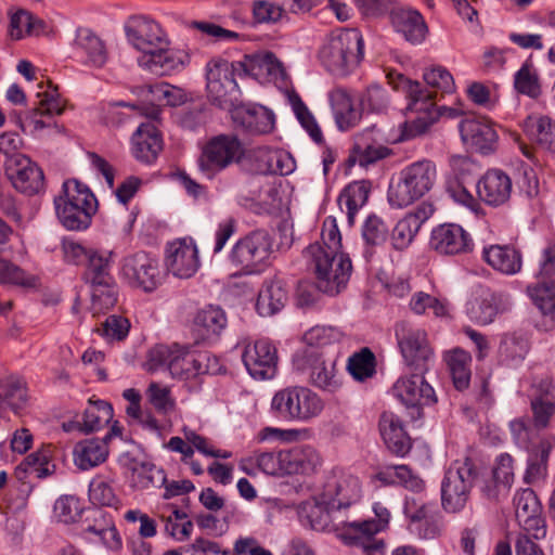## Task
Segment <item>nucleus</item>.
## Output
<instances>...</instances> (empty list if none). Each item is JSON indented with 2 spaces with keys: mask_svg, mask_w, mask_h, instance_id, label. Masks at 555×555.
<instances>
[{
  "mask_svg": "<svg viewBox=\"0 0 555 555\" xmlns=\"http://www.w3.org/2000/svg\"><path fill=\"white\" fill-rule=\"evenodd\" d=\"M429 245L440 255H460L469 253L474 243L461 225L443 223L433 229Z\"/></svg>",
  "mask_w": 555,
  "mask_h": 555,
  "instance_id": "a878e982",
  "label": "nucleus"
},
{
  "mask_svg": "<svg viewBox=\"0 0 555 555\" xmlns=\"http://www.w3.org/2000/svg\"><path fill=\"white\" fill-rule=\"evenodd\" d=\"M528 137L542 149L555 152V124L544 116H528L524 121Z\"/></svg>",
  "mask_w": 555,
  "mask_h": 555,
  "instance_id": "c03bdc74",
  "label": "nucleus"
},
{
  "mask_svg": "<svg viewBox=\"0 0 555 555\" xmlns=\"http://www.w3.org/2000/svg\"><path fill=\"white\" fill-rule=\"evenodd\" d=\"M379 431L387 448L396 455H405L412 444L401 420L392 412H384L379 418Z\"/></svg>",
  "mask_w": 555,
  "mask_h": 555,
  "instance_id": "c9c22d12",
  "label": "nucleus"
},
{
  "mask_svg": "<svg viewBox=\"0 0 555 555\" xmlns=\"http://www.w3.org/2000/svg\"><path fill=\"white\" fill-rule=\"evenodd\" d=\"M113 417V408L105 401L91 402L83 412L81 430L90 433L100 429Z\"/></svg>",
  "mask_w": 555,
  "mask_h": 555,
  "instance_id": "13d9d810",
  "label": "nucleus"
},
{
  "mask_svg": "<svg viewBox=\"0 0 555 555\" xmlns=\"http://www.w3.org/2000/svg\"><path fill=\"white\" fill-rule=\"evenodd\" d=\"M129 328L128 319L113 314L106 318L96 332L108 340H122L127 337Z\"/></svg>",
  "mask_w": 555,
  "mask_h": 555,
  "instance_id": "774afa93",
  "label": "nucleus"
},
{
  "mask_svg": "<svg viewBox=\"0 0 555 555\" xmlns=\"http://www.w3.org/2000/svg\"><path fill=\"white\" fill-rule=\"evenodd\" d=\"M122 276L135 287L151 292L160 283V270L156 258L140 251L122 261Z\"/></svg>",
  "mask_w": 555,
  "mask_h": 555,
  "instance_id": "412c9836",
  "label": "nucleus"
},
{
  "mask_svg": "<svg viewBox=\"0 0 555 555\" xmlns=\"http://www.w3.org/2000/svg\"><path fill=\"white\" fill-rule=\"evenodd\" d=\"M37 282L36 276L26 274L18 266L0 258V284L33 288L37 286Z\"/></svg>",
  "mask_w": 555,
  "mask_h": 555,
  "instance_id": "052dcab7",
  "label": "nucleus"
},
{
  "mask_svg": "<svg viewBox=\"0 0 555 555\" xmlns=\"http://www.w3.org/2000/svg\"><path fill=\"white\" fill-rule=\"evenodd\" d=\"M56 216L60 222L70 231L86 230L96 210H87V207L63 203L54 199Z\"/></svg>",
  "mask_w": 555,
  "mask_h": 555,
  "instance_id": "37998d69",
  "label": "nucleus"
},
{
  "mask_svg": "<svg viewBox=\"0 0 555 555\" xmlns=\"http://www.w3.org/2000/svg\"><path fill=\"white\" fill-rule=\"evenodd\" d=\"M393 396L410 409L413 418L422 416V406L437 401L434 388L425 380L423 373L399 378L392 386Z\"/></svg>",
  "mask_w": 555,
  "mask_h": 555,
  "instance_id": "a211bd4d",
  "label": "nucleus"
},
{
  "mask_svg": "<svg viewBox=\"0 0 555 555\" xmlns=\"http://www.w3.org/2000/svg\"><path fill=\"white\" fill-rule=\"evenodd\" d=\"M370 185L366 181H354L349 183L338 196V206L341 211L347 215L350 225L354 222V217L360 208H362L369 197Z\"/></svg>",
  "mask_w": 555,
  "mask_h": 555,
  "instance_id": "ea45409f",
  "label": "nucleus"
},
{
  "mask_svg": "<svg viewBox=\"0 0 555 555\" xmlns=\"http://www.w3.org/2000/svg\"><path fill=\"white\" fill-rule=\"evenodd\" d=\"M271 409L285 421L309 422L325 409L323 398L306 386H292L279 390L272 398Z\"/></svg>",
  "mask_w": 555,
  "mask_h": 555,
  "instance_id": "1a4fd4ad",
  "label": "nucleus"
},
{
  "mask_svg": "<svg viewBox=\"0 0 555 555\" xmlns=\"http://www.w3.org/2000/svg\"><path fill=\"white\" fill-rule=\"evenodd\" d=\"M515 88L519 93L526 94L530 98H538L541 93V88L535 70L528 64L521 66V68L515 75Z\"/></svg>",
  "mask_w": 555,
  "mask_h": 555,
  "instance_id": "338daca9",
  "label": "nucleus"
},
{
  "mask_svg": "<svg viewBox=\"0 0 555 555\" xmlns=\"http://www.w3.org/2000/svg\"><path fill=\"white\" fill-rule=\"evenodd\" d=\"M446 362L450 370L453 384L457 390H464L469 386L470 382V354L460 348L448 351L444 356Z\"/></svg>",
  "mask_w": 555,
  "mask_h": 555,
  "instance_id": "49530a36",
  "label": "nucleus"
},
{
  "mask_svg": "<svg viewBox=\"0 0 555 555\" xmlns=\"http://www.w3.org/2000/svg\"><path fill=\"white\" fill-rule=\"evenodd\" d=\"M287 292L280 281L267 283L258 295L256 309L262 317L279 312L287 301Z\"/></svg>",
  "mask_w": 555,
  "mask_h": 555,
  "instance_id": "79ce46f5",
  "label": "nucleus"
},
{
  "mask_svg": "<svg viewBox=\"0 0 555 555\" xmlns=\"http://www.w3.org/2000/svg\"><path fill=\"white\" fill-rule=\"evenodd\" d=\"M513 457L507 453L500 454L492 468L493 488H488L490 496L506 495L514 481Z\"/></svg>",
  "mask_w": 555,
  "mask_h": 555,
  "instance_id": "a18cd8bd",
  "label": "nucleus"
},
{
  "mask_svg": "<svg viewBox=\"0 0 555 555\" xmlns=\"http://www.w3.org/2000/svg\"><path fill=\"white\" fill-rule=\"evenodd\" d=\"M36 96L35 106L25 117L26 127L33 134L50 127L61 132L62 127L52 120L54 116L63 114L65 108V100L61 98L57 87L50 80L41 81L38 83Z\"/></svg>",
  "mask_w": 555,
  "mask_h": 555,
  "instance_id": "4468645a",
  "label": "nucleus"
},
{
  "mask_svg": "<svg viewBox=\"0 0 555 555\" xmlns=\"http://www.w3.org/2000/svg\"><path fill=\"white\" fill-rule=\"evenodd\" d=\"M284 472L285 474H305L315 473L322 466V456L311 446H298L284 450Z\"/></svg>",
  "mask_w": 555,
  "mask_h": 555,
  "instance_id": "e433bc0d",
  "label": "nucleus"
},
{
  "mask_svg": "<svg viewBox=\"0 0 555 555\" xmlns=\"http://www.w3.org/2000/svg\"><path fill=\"white\" fill-rule=\"evenodd\" d=\"M77 46L86 55V64L102 67L107 61V51L104 42L89 29L78 33Z\"/></svg>",
  "mask_w": 555,
  "mask_h": 555,
  "instance_id": "de8ad7c7",
  "label": "nucleus"
},
{
  "mask_svg": "<svg viewBox=\"0 0 555 555\" xmlns=\"http://www.w3.org/2000/svg\"><path fill=\"white\" fill-rule=\"evenodd\" d=\"M437 168L434 162L422 159L403 168L388 190L391 207L403 208L426 195L435 185Z\"/></svg>",
  "mask_w": 555,
  "mask_h": 555,
  "instance_id": "0eeeda50",
  "label": "nucleus"
},
{
  "mask_svg": "<svg viewBox=\"0 0 555 555\" xmlns=\"http://www.w3.org/2000/svg\"><path fill=\"white\" fill-rule=\"evenodd\" d=\"M271 250L272 241L269 233L264 230H255L235 243L230 253V261L246 273H251L258 264L269 258Z\"/></svg>",
  "mask_w": 555,
  "mask_h": 555,
  "instance_id": "dca6fc26",
  "label": "nucleus"
},
{
  "mask_svg": "<svg viewBox=\"0 0 555 555\" xmlns=\"http://www.w3.org/2000/svg\"><path fill=\"white\" fill-rule=\"evenodd\" d=\"M555 446V438L547 437L542 439L537 448L530 453L528 465L524 475L527 483H534L542 480L547 473V460L550 452Z\"/></svg>",
  "mask_w": 555,
  "mask_h": 555,
  "instance_id": "a19ab883",
  "label": "nucleus"
},
{
  "mask_svg": "<svg viewBox=\"0 0 555 555\" xmlns=\"http://www.w3.org/2000/svg\"><path fill=\"white\" fill-rule=\"evenodd\" d=\"M302 254L322 293L336 295L346 286L352 271L348 255L324 249L319 242L310 244Z\"/></svg>",
  "mask_w": 555,
  "mask_h": 555,
  "instance_id": "423d86ee",
  "label": "nucleus"
},
{
  "mask_svg": "<svg viewBox=\"0 0 555 555\" xmlns=\"http://www.w3.org/2000/svg\"><path fill=\"white\" fill-rule=\"evenodd\" d=\"M391 150L383 144L376 135V128H367L354 135V143L348 156L350 166L359 165L366 168L391 155Z\"/></svg>",
  "mask_w": 555,
  "mask_h": 555,
  "instance_id": "5701e85b",
  "label": "nucleus"
},
{
  "mask_svg": "<svg viewBox=\"0 0 555 555\" xmlns=\"http://www.w3.org/2000/svg\"><path fill=\"white\" fill-rule=\"evenodd\" d=\"M364 57V40L357 29H337L324 40L319 51L322 65L333 75L353 73Z\"/></svg>",
  "mask_w": 555,
  "mask_h": 555,
  "instance_id": "39448f33",
  "label": "nucleus"
},
{
  "mask_svg": "<svg viewBox=\"0 0 555 555\" xmlns=\"http://www.w3.org/2000/svg\"><path fill=\"white\" fill-rule=\"evenodd\" d=\"M409 308L417 315L431 312L436 318H443L449 313V302L446 298L423 291L411 296Z\"/></svg>",
  "mask_w": 555,
  "mask_h": 555,
  "instance_id": "8fccbe9b",
  "label": "nucleus"
},
{
  "mask_svg": "<svg viewBox=\"0 0 555 555\" xmlns=\"http://www.w3.org/2000/svg\"><path fill=\"white\" fill-rule=\"evenodd\" d=\"M163 366L169 371L172 378L180 380H190L204 374H218L221 370L217 357L178 343L156 345L149 351L146 370L155 372Z\"/></svg>",
  "mask_w": 555,
  "mask_h": 555,
  "instance_id": "f03ea898",
  "label": "nucleus"
},
{
  "mask_svg": "<svg viewBox=\"0 0 555 555\" xmlns=\"http://www.w3.org/2000/svg\"><path fill=\"white\" fill-rule=\"evenodd\" d=\"M477 192L486 204L494 207L501 206L511 197L512 180L502 170H488L478 181Z\"/></svg>",
  "mask_w": 555,
  "mask_h": 555,
  "instance_id": "c756f323",
  "label": "nucleus"
},
{
  "mask_svg": "<svg viewBox=\"0 0 555 555\" xmlns=\"http://www.w3.org/2000/svg\"><path fill=\"white\" fill-rule=\"evenodd\" d=\"M284 454V450H281L276 453L273 452H264L256 454L255 457L248 460H242L240 467L248 473L247 464L255 462L259 469L268 475H282L284 472V460L282 457Z\"/></svg>",
  "mask_w": 555,
  "mask_h": 555,
  "instance_id": "680f3d73",
  "label": "nucleus"
},
{
  "mask_svg": "<svg viewBox=\"0 0 555 555\" xmlns=\"http://www.w3.org/2000/svg\"><path fill=\"white\" fill-rule=\"evenodd\" d=\"M375 519H343L337 526L338 537L347 544L360 545L365 548L384 547L382 540H375L373 537L384 530L390 519V512L382 503L377 502L373 505Z\"/></svg>",
  "mask_w": 555,
  "mask_h": 555,
  "instance_id": "ddd939ff",
  "label": "nucleus"
},
{
  "mask_svg": "<svg viewBox=\"0 0 555 555\" xmlns=\"http://www.w3.org/2000/svg\"><path fill=\"white\" fill-rule=\"evenodd\" d=\"M236 67L243 76H249L261 83L278 81L285 76L282 63L271 52L245 55L237 61Z\"/></svg>",
  "mask_w": 555,
  "mask_h": 555,
  "instance_id": "bb28decb",
  "label": "nucleus"
},
{
  "mask_svg": "<svg viewBox=\"0 0 555 555\" xmlns=\"http://www.w3.org/2000/svg\"><path fill=\"white\" fill-rule=\"evenodd\" d=\"M308 380L317 389L334 395L343 387L344 375L337 367V360L319 349H307L304 353Z\"/></svg>",
  "mask_w": 555,
  "mask_h": 555,
  "instance_id": "2eb2a0df",
  "label": "nucleus"
},
{
  "mask_svg": "<svg viewBox=\"0 0 555 555\" xmlns=\"http://www.w3.org/2000/svg\"><path fill=\"white\" fill-rule=\"evenodd\" d=\"M404 514L410 530L422 539H435L441 531V516L434 502L421 496H406Z\"/></svg>",
  "mask_w": 555,
  "mask_h": 555,
  "instance_id": "f3484780",
  "label": "nucleus"
},
{
  "mask_svg": "<svg viewBox=\"0 0 555 555\" xmlns=\"http://www.w3.org/2000/svg\"><path fill=\"white\" fill-rule=\"evenodd\" d=\"M166 264L175 276L191 278L199 267L196 245L186 238L170 243L167 247Z\"/></svg>",
  "mask_w": 555,
  "mask_h": 555,
  "instance_id": "cd10ccee",
  "label": "nucleus"
},
{
  "mask_svg": "<svg viewBox=\"0 0 555 555\" xmlns=\"http://www.w3.org/2000/svg\"><path fill=\"white\" fill-rule=\"evenodd\" d=\"M43 27L44 23L42 20L21 9L10 16L9 35L13 40H21L25 36L39 34Z\"/></svg>",
  "mask_w": 555,
  "mask_h": 555,
  "instance_id": "864d4df0",
  "label": "nucleus"
},
{
  "mask_svg": "<svg viewBox=\"0 0 555 555\" xmlns=\"http://www.w3.org/2000/svg\"><path fill=\"white\" fill-rule=\"evenodd\" d=\"M228 109L235 126L250 134H266L274 128V114L262 105L238 101Z\"/></svg>",
  "mask_w": 555,
  "mask_h": 555,
  "instance_id": "b1692460",
  "label": "nucleus"
},
{
  "mask_svg": "<svg viewBox=\"0 0 555 555\" xmlns=\"http://www.w3.org/2000/svg\"><path fill=\"white\" fill-rule=\"evenodd\" d=\"M387 78L392 88L402 92L408 99L405 111L409 114H416L403 124L402 139L406 140L425 133L440 115L457 116V112L453 108L438 109L434 100L435 91L423 88L418 81H413L396 72H390Z\"/></svg>",
  "mask_w": 555,
  "mask_h": 555,
  "instance_id": "20e7f679",
  "label": "nucleus"
},
{
  "mask_svg": "<svg viewBox=\"0 0 555 555\" xmlns=\"http://www.w3.org/2000/svg\"><path fill=\"white\" fill-rule=\"evenodd\" d=\"M236 65L237 61L214 57L205 66L207 98L222 109L231 108L241 100L242 92L235 76L243 75Z\"/></svg>",
  "mask_w": 555,
  "mask_h": 555,
  "instance_id": "9d476101",
  "label": "nucleus"
},
{
  "mask_svg": "<svg viewBox=\"0 0 555 555\" xmlns=\"http://www.w3.org/2000/svg\"><path fill=\"white\" fill-rule=\"evenodd\" d=\"M242 360L247 372L255 379H270L276 373L278 351L267 339L247 344L242 351Z\"/></svg>",
  "mask_w": 555,
  "mask_h": 555,
  "instance_id": "aec40b11",
  "label": "nucleus"
},
{
  "mask_svg": "<svg viewBox=\"0 0 555 555\" xmlns=\"http://www.w3.org/2000/svg\"><path fill=\"white\" fill-rule=\"evenodd\" d=\"M7 175L13 186L26 195H35L44 188L41 168L26 155L11 156L7 163Z\"/></svg>",
  "mask_w": 555,
  "mask_h": 555,
  "instance_id": "4be33fe9",
  "label": "nucleus"
},
{
  "mask_svg": "<svg viewBox=\"0 0 555 555\" xmlns=\"http://www.w3.org/2000/svg\"><path fill=\"white\" fill-rule=\"evenodd\" d=\"M250 153L264 160L256 167L255 170L258 173H279L285 176L293 171V164L288 162V157L283 153L273 152L268 147H257Z\"/></svg>",
  "mask_w": 555,
  "mask_h": 555,
  "instance_id": "603ef678",
  "label": "nucleus"
},
{
  "mask_svg": "<svg viewBox=\"0 0 555 555\" xmlns=\"http://www.w3.org/2000/svg\"><path fill=\"white\" fill-rule=\"evenodd\" d=\"M328 102L336 126L340 131H348L360 122L362 114L354 107L352 95L347 89L336 87L331 90Z\"/></svg>",
  "mask_w": 555,
  "mask_h": 555,
  "instance_id": "7c9ffc66",
  "label": "nucleus"
},
{
  "mask_svg": "<svg viewBox=\"0 0 555 555\" xmlns=\"http://www.w3.org/2000/svg\"><path fill=\"white\" fill-rule=\"evenodd\" d=\"M0 389V404L5 402L14 412L22 410L27 404V387L23 378L9 376L1 382Z\"/></svg>",
  "mask_w": 555,
  "mask_h": 555,
  "instance_id": "3c124183",
  "label": "nucleus"
},
{
  "mask_svg": "<svg viewBox=\"0 0 555 555\" xmlns=\"http://www.w3.org/2000/svg\"><path fill=\"white\" fill-rule=\"evenodd\" d=\"M474 479L475 468L469 459L449 466L441 483V504L447 512L456 513L465 507Z\"/></svg>",
  "mask_w": 555,
  "mask_h": 555,
  "instance_id": "f8f14e48",
  "label": "nucleus"
},
{
  "mask_svg": "<svg viewBox=\"0 0 555 555\" xmlns=\"http://www.w3.org/2000/svg\"><path fill=\"white\" fill-rule=\"evenodd\" d=\"M245 153L244 143L236 134L214 135L201 149L197 169L204 178L212 180L232 165L242 163Z\"/></svg>",
  "mask_w": 555,
  "mask_h": 555,
  "instance_id": "6e6552de",
  "label": "nucleus"
},
{
  "mask_svg": "<svg viewBox=\"0 0 555 555\" xmlns=\"http://www.w3.org/2000/svg\"><path fill=\"white\" fill-rule=\"evenodd\" d=\"M89 500L92 504L118 509L120 500L114 489V479L98 475L90 481Z\"/></svg>",
  "mask_w": 555,
  "mask_h": 555,
  "instance_id": "09e8293b",
  "label": "nucleus"
},
{
  "mask_svg": "<svg viewBox=\"0 0 555 555\" xmlns=\"http://www.w3.org/2000/svg\"><path fill=\"white\" fill-rule=\"evenodd\" d=\"M395 337L406 365L416 372L425 373L435 359L426 331L402 320L395 325Z\"/></svg>",
  "mask_w": 555,
  "mask_h": 555,
  "instance_id": "9b49d317",
  "label": "nucleus"
},
{
  "mask_svg": "<svg viewBox=\"0 0 555 555\" xmlns=\"http://www.w3.org/2000/svg\"><path fill=\"white\" fill-rule=\"evenodd\" d=\"M132 155L141 163H153L163 149V140L157 128L151 122L138 127L131 138Z\"/></svg>",
  "mask_w": 555,
  "mask_h": 555,
  "instance_id": "473e14b6",
  "label": "nucleus"
},
{
  "mask_svg": "<svg viewBox=\"0 0 555 555\" xmlns=\"http://www.w3.org/2000/svg\"><path fill=\"white\" fill-rule=\"evenodd\" d=\"M63 203L87 207V210H96V198L91 191L77 180H68L63 183L62 194L55 197Z\"/></svg>",
  "mask_w": 555,
  "mask_h": 555,
  "instance_id": "5fc2aeb1",
  "label": "nucleus"
},
{
  "mask_svg": "<svg viewBox=\"0 0 555 555\" xmlns=\"http://www.w3.org/2000/svg\"><path fill=\"white\" fill-rule=\"evenodd\" d=\"M83 532L94 538L91 541H100L108 550L118 551L122 546L121 538L115 527L113 518L101 509L92 513L91 518L83 528Z\"/></svg>",
  "mask_w": 555,
  "mask_h": 555,
  "instance_id": "4c0bfd02",
  "label": "nucleus"
},
{
  "mask_svg": "<svg viewBox=\"0 0 555 555\" xmlns=\"http://www.w3.org/2000/svg\"><path fill=\"white\" fill-rule=\"evenodd\" d=\"M112 253L105 250L92 249L85 262V278L90 284L101 281H109L113 276L111 270Z\"/></svg>",
  "mask_w": 555,
  "mask_h": 555,
  "instance_id": "6e6d98bb",
  "label": "nucleus"
},
{
  "mask_svg": "<svg viewBox=\"0 0 555 555\" xmlns=\"http://www.w3.org/2000/svg\"><path fill=\"white\" fill-rule=\"evenodd\" d=\"M117 302V288L114 279L91 284V310L93 314L113 308Z\"/></svg>",
  "mask_w": 555,
  "mask_h": 555,
  "instance_id": "4d7b16f0",
  "label": "nucleus"
},
{
  "mask_svg": "<svg viewBox=\"0 0 555 555\" xmlns=\"http://www.w3.org/2000/svg\"><path fill=\"white\" fill-rule=\"evenodd\" d=\"M527 292L543 314H552L555 312V282H538L529 285Z\"/></svg>",
  "mask_w": 555,
  "mask_h": 555,
  "instance_id": "bf43d9fd",
  "label": "nucleus"
},
{
  "mask_svg": "<svg viewBox=\"0 0 555 555\" xmlns=\"http://www.w3.org/2000/svg\"><path fill=\"white\" fill-rule=\"evenodd\" d=\"M393 29L412 44H422L429 33L423 15L412 8H397L390 13Z\"/></svg>",
  "mask_w": 555,
  "mask_h": 555,
  "instance_id": "c85d7f7f",
  "label": "nucleus"
},
{
  "mask_svg": "<svg viewBox=\"0 0 555 555\" xmlns=\"http://www.w3.org/2000/svg\"><path fill=\"white\" fill-rule=\"evenodd\" d=\"M527 350V340L515 334L504 335L499 347L500 357L506 362H518L522 360Z\"/></svg>",
  "mask_w": 555,
  "mask_h": 555,
  "instance_id": "0e129e2a",
  "label": "nucleus"
},
{
  "mask_svg": "<svg viewBox=\"0 0 555 555\" xmlns=\"http://www.w3.org/2000/svg\"><path fill=\"white\" fill-rule=\"evenodd\" d=\"M482 259L493 270L506 275L518 273L522 267L521 254L512 245L486 246L482 249Z\"/></svg>",
  "mask_w": 555,
  "mask_h": 555,
  "instance_id": "72a5a7b5",
  "label": "nucleus"
},
{
  "mask_svg": "<svg viewBox=\"0 0 555 555\" xmlns=\"http://www.w3.org/2000/svg\"><path fill=\"white\" fill-rule=\"evenodd\" d=\"M82 507L78 498L74 495H63L54 503L53 514L57 521L72 524L78 520Z\"/></svg>",
  "mask_w": 555,
  "mask_h": 555,
  "instance_id": "69168bd1",
  "label": "nucleus"
},
{
  "mask_svg": "<svg viewBox=\"0 0 555 555\" xmlns=\"http://www.w3.org/2000/svg\"><path fill=\"white\" fill-rule=\"evenodd\" d=\"M508 309L509 305L502 295L486 291L468 302L467 312L477 324L488 325Z\"/></svg>",
  "mask_w": 555,
  "mask_h": 555,
  "instance_id": "2f4dec72",
  "label": "nucleus"
},
{
  "mask_svg": "<svg viewBox=\"0 0 555 555\" xmlns=\"http://www.w3.org/2000/svg\"><path fill=\"white\" fill-rule=\"evenodd\" d=\"M125 34L131 47L142 53L140 67L159 76L184 67L188 56L169 49L168 36L156 21L133 15L125 23Z\"/></svg>",
  "mask_w": 555,
  "mask_h": 555,
  "instance_id": "f257e3e1",
  "label": "nucleus"
},
{
  "mask_svg": "<svg viewBox=\"0 0 555 555\" xmlns=\"http://www.w3.org/2000/svg\"><path fill=\"white\" fill-rule=\"evenodd\" d=\"M104 438H88L77 442L73 450L75 465L81 470H88L104 463L108 456V440Z\"/></svg>",
  "mask_w": 555,
  "mask_h": 555,
  "instance_id": "f704fd0d",
  "label": "nucleus"
},
{
  "mask_svg": "<svg viewBox=\"0 0 555 555\" xmlns=\"http://www.w3.org/2000/svg\"><path fill=\"white\" fill-rule=\"evenodd\" d=\"M459 130L467 149L481 154L495 149L498 134L485 117H467L459 124Z\"/></svg>",
  "mask_w": 555,
  "mask_h": 555,
  "instance_id": "393cba45",
  "label": "nucleus"
},
{
  "mask_svg": "<svg viewBox=\"0 0 555 555\" xmlns=\"http://www.w3.org/2000/svg\"><path fill=\"white\" fill-rule=\"evenodd\" d=\"M228 323L225 312L215 306H208L199 310L194 318L193 333L197 340H214L225 328Z\"/></svg>",
  "mask_w": 555,
  "mask_h": 555,
  "instance_id": "58836bf2",
  "label": "nucleus"
},
{
  "mask_svg": "<svg viewBox=\"0 0 555 555\" xmlns=\"http://www.w3.org/2000/svg\"><path fill=\"white\" fill-rule=\"evenodd\" d=\"M362 487L358 477L346 473H334L330 476L322 492L314 498L308 511L312 529L324 530L341 521L339 513L360 501Z\"/></svg>",
  "mask_w": 555,
  "mask_h": 555,
  "instance_id": "7ed1b4c3",
  "label": "nucleus"
},
{
  "mask_svg": "<svg viewBox=\"0 0 555 555\" xmlns=\"http://www.w3.org/2000/svg\"><path fill=\"white\" fill-rule=\"evenodd\" d=\"M516 519L524 533L535 540L546 537V522L542 517V505L533 490L527 488L516 492L514 496Z\"/></svg>",
  "mask_w": 555,
  "mask_h": 555,
  "instance_id": "6ab92c4d",
  "label": "nucleus"
},
{
  "mask_svg": "<svg viewBox=\"0 0 555 555\" xmlns=\"http://www.w3.org/2000/svg\"><path fill=\"white\" fill-rule=\"evenodd\" d=\"M347 369L358 380L371 377L375 373V357L373 352L364 348L359 353L349 358Z\"/></svg>",
  "mask_w": 555,
  "mask_h": 555,
  "instance_id": "e2e57ef3",
  "label": "nucleus"
}]
</instances>
